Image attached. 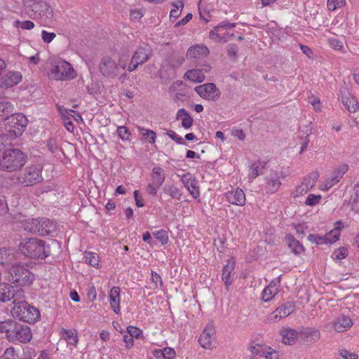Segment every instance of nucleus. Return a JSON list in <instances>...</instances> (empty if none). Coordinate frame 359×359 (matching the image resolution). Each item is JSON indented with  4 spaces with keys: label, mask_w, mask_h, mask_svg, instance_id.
<instances>
[{
    "label": "nucleus",
    "mask_w": 359,
    "mask_h": 359,
    "mask_svg": "<svg viewBox=\"0 0 359 359\" xmlns=\"http://www.w3.org/2000/svg\"><path fill=\"white\" fill-rule=\"evenodd\" d=\"M27 161V156L19 149H6L0 156V169L7 172L20 170Z\"/></svg>",
    "instance_id": "obj_1"
},
{
    "label": "nucleus",
    "mask_w": 359,
    "mask_h": 359,
    "mask_svg": "<svg viewBox=\"0 0 359 359\" xmlns=\"http://www.w3.org/2000/svg\"><path fill=\"white\" fill-rule=\"evenodd\" d=\"M20 250L25 257L31 259H45L50 255V251L45 241L38 238H28L20 243Z\"/></svg>",
    "instance_id": "obj_2"
},
{
    "label": "nucleus",
    "mask_w": 359,
    "mask_h": 359,
    "mask_svg": "<svg viewBox=\"0 0 359 359\" xmlns=\"http://www.w3.org/2000/svg\"><path fill=\"white\" fill-rule=\"evenodd\" d=\"M22 3L29 18L34 20L51 19L53 10L46 0H22Z\"/></svg>",
    "instance_id": "obj_3"
},
{
    "label": "nucleus",
    "mask_w": 359,
    "mask_h": 359,
    "mask_svg": "<svg viewBox=\"0 0 359 359\" xmlns=\"http://www.w3.org/2000/svg\"><path fill=\"white\" fill-rule=\"evenodd\" d=\"M28 121L25 115L20 113L12 114L4 119V125L6 133L10 138H15L22 134Z\"/></svg>",
    "instance_id": "obj_4"
},
{
    "label": "nucleus",
    "mask_w": 359,
    "mask_h": 359,
    "mask_svg": "<svg viewBox=\"0 0 359 359\" xmlns=\"http://www.w3.org/2000/svg\"><path fill=\"white\" fill-rule=\"evenodd\" d=\"M11 313L13 318L28 323H35L40 316L39 309L27 302L16 303V306L11 309Z\"/></svg>",
    "instance_id": "obj_5"
},
{
    "label": "nucleus",
    "mask_w": 359,
    "mask_h": 359,
    "mask_svg": "<svg viewBox=\"0 0 359 359\" xmlns=\"http://www.w3.org/2000/svg\"><path fill=\"white\" fill-rule=\"evenodd\" d=\"M9 272L11 281L19 286L30 285L34 280L31 271L21 264H12Z\"/></svg>",
    "instance_id": "obj_6"
},
{
    "label": "nucleus",
    "mask_w": 359,
    "mask_h": 359,
    "mask_svg": "<svg viewBox=\"0 0 359 359\" xmlns=\"http://www.w3.org/2000/svg\"><path fill=\"white\" fill-rule=\"evenodd\" d=\"M42 168L40 166L32 165L25 168L24 172L15 178V183L23 187L32 186L43 180Z\"/></svg>",
    "instance_id": "obj_7"
},
{
    "label": "nucleus",
    "mask_w": 359,
    "mask_h": 359,
    "mask_svg": "<svg viewBox=\"0 0 359 359\" xmlns=\"http://www.w3.org/2000/svg\"><path fill=\"white\" fill-rule=\"evenodd\" d=\"M32 333L29 327L27 325L22 324L16 320L14 323L13 328L10 330L8 336V340L10 342L16 343H27L31 341Z\"/></svg>",
    "instance_id": "obj_8"
},
{
    "label": "nucleus",
    "mask_w": 359,
    "mask_h": 359,
    "mask_svg": "<svg viewBox=\"0 0 359 359\" xmlns=\"http://www.w3.org/2000/svg\"><path fill=\"white\" fill-rule=\"evenodd\" d=\"M51 74L56 80H67L76 77V74L71 64L61 60L52 68Z\"/></svg>",
    "instance_id": "obj_9"
},
{
    "label": "nucleus",
    "mask_w": 359,
    "mask_h": 359,
    "mask_svg": "<svg viewBox=\"0 0 359 359\" xmlns=\"http://www.w3.org/2000/svg\"><path fill=\"white\" fill-rule=\"evenodd\" d=\"M99 69L103 76L109 79L116 77L119 73L118 65L109 56L101 59Z\"/></svg>",
    "instance_id": "obj_10"
},
{
    "label": "nucleus",
    "mask_w": 359,
    "mask_h": 359,
    "mask_svg": "<svg viewBox=\"0 0 359 359\" xmlns=\"http://www.w3.org/2000/svg\"><path fill=\"white\" fill-rule=\"evenodd\" d=\"M194 90L201 97L209 101L217 100L221 94L219 89L213 83L198 86Z\"/></svg>",
    "instance_id": "obj_11"
},
{
    "label": "nucleus",
    "mask_w": 359,
    "mask_h": 359,
    "mask_svg": "<svg viewBox=\"0 0 359 359\" xmlns=\"http://www.w3.org/2000/svg\"><path fill=\"white\" fill-rule=\"evenodd\" d=\"M294 311V305L292 302H287L278 307L275 311L270 313L267 320L269 323L278 321L282 318H285Z\"/></svg>",
    "instance_id": "obj_12"
},
{
    "label": "nucleus",
    "mask_w": 359,
    "mask_h": 359,
    "mask_svg": "<svg viewBox=\"0 0 359 359\" xmlns=\"http://www.w3.org/2000/svg\"><path fill=\"white\" fill-rule=\"evenodd\" d=\"M215 330L212 324H208L201 334L198 342L204 348L210 349L212 346V341L215 337Z\"/></svg>",
    "instance_id": "obj_13"
},
{
    "label": "nucleus",
    "mask_w": 359,
    "mask_h": 359,
    "mask_svg": "<svg viewBox=\"0 0 359 359\" xmlns=\"http://www.w3.org/2000/svg\"><path fill=\"white\" fill-rule=\"evenodd\" d=\"M348 165L343 164L334 169L330 178L326 180L325 184V189L328 190L334 185L339 182L344 174L348 171Z\"/></svg>",
    "instance_id": "obj_14"
},
{
    "label": "nucleus",
    "mask_w": 359,
    "mask_h": 359,
    "mask_svg": "<svg viewBox=\"0 0 359 359\" xmlns=\"http://www.w3.org/2000/svg\"><path fill=\"white\" fill-rule=\"evenodd\" d=\"M151 53L150 46L146 43H142L137 47L132 57L133 61H139L142 65L149 60Z\"/></svg>",
    "instance_id": "obj_15"
},
{
    "label": "nucleus",
    "mask_w": 359,
    "mask_h": 359,
    "mask_svg": "<svg viewBox=\"0 0 359 359\" xmlns=\"http://www.w3.org/2000/svg\"><path fill=\"white\" fill-rule=\"evenodd\" d=\"M318 177L319 175L318 172H312L305 177L302 182V184L297 188V194L303 195L314 187L316 182L318 181Z\"/></svg>",
    "instance_id": "obj_16"
},
{
    "label": "nucleus",
    "mask_w": 359,
    "mask_h": 359,
    "mask_svg": "<svg viewBox=\"0 0 359 359\" xmlns=\"http://www.w3.org/2000/svg\"><path fill=\"white\" fill-rule=\"evenodd\" d=\"M210 51L209 49L201 44H197L189 48L187 51L186 57L188 60L203 58L208 56Z\"/></svg>",
    "instance_id": "obj_17"
},
{
    "label": "nucleus",
    "mask_w": 359,
    "mask_h": 359,
    "mask_svg": "<svg viewBox=\"0 0 359 359\" xmlns=\"http://www.w3.org/2000/svg\"><path fill=\"white\" fill-rule=\"evenodd\" d=\"M22 79V74L17 71H9L1 77L0 81L6 88H11L19 83Z\"/></svg>",
    "instance_id": "obj_18"
},
{
    "label": "nucleus",
    "mask_w": 359,
    "mask_h": 359,
    "mask_svg": "<svg viewBox=\"0 0 359 359\" xmlns=\"http://www.w3.org/2000/svg\"><path fill=\"white\" fill-rule=\"evenodd\" d=\"M39 235L47 236L55 233L57 230L56 222L46 217H39Z\"/></svg>",
    "instance_id": "obj_19"
},
{
    "label": "nucleus",
    "mask_w": 359,
    "mask_h": 359,
    "mask_svg": "<svg viewBox=\"0 0 359 359\" xmlns=\"http://www.w3.org/2000/svg\"><path fill=\"white\" fill-rule=\"evenodd\" d=\"M266 185L265 187L266 193L273 194L278 191L280 187V176L277 172H271L266 177Z\"/></svg>",
    "instance_id": "obj_20"
},
{
    "label": "nucleus",
    "mask_w": 359,
    "mask_h": 359,
    "mask_svg": "<svg viewBox=\"0 0 359 359\" xmlns=\"http://www.w3.org/2000/svg\"><path fill=\"white\" fill-rule=\"evenodd\" d=\"M181 180L193 198H197L200 195V191L195 179L189 174H186L182 176Z\"/></svg>",
    "instance_id": "obj_21"
},
{
    "label": "nucleus",
    "mask_w": 359,
    "mask_h": 359,
    "mask_svg": "<svg viewBox=\"0 0 359 359\" xmlns=\"http://www.w3.org/2000/svg\"><path fill=\"white\" fill-rule=\"evenodd\" d=\"M227 201L236 205L243 206L245 204V195L241 189H236L234 191H229L226 194Z\"/></svg>",
    "instance_id": "obj_22"
},
{
    "label": "nucleus",
    "mask_w": 359,
    "mask_h": 359,
    "mask_svg": "<svg viewBox=\"0 0 359 359\" xmlns=\"http://www.w3.org/2000/svg\"><path fill=\"white\" fill-rule=\"evenodd\" d=\"M299 334L304 341L308 343H314L320 338V331L313 327L303 328Z\"/></svg>",
    "instance_id": "obj_23"
},
{
    "label": "nucleus",
    "mask_w": 359,
    "mask_h": 359,
    "mask_svg": "<svg viewBox=\"0 0 359 359\" xmlns=\"http://www.w3.org/2000/svg\"><path fill=\"white\" fill-rule=\"evenodd\" d=\"M332 233H337V230L333 229L330 231L328 233L325 234L324 236H320L315 234H309L308 236V240L311 243H316L317 245H320L323 243H334L337 241V236L335 234L334 238H329L330 236L332 235Z\"/></svg>",
    "instance_id": "obj_24"
},
{
    "label": "nucleus",
    "mask_w": 359,
    "mask_h": 359,
    "mask_svg": "<svg viewBox=\"0 0 359 359\" xmlns=\"http://www.w3.org/2000/svg\"><path fill=\"white\" fill-rule=\"evenodd\" d=\"M353 325L352 320L346 316H339L333 323V327L337 332H343L350 329Z\"/></svg>",
    "instance_id": "obj_25"
},
{
    "label": "nucleus",
    "mask_w": 359,
    "mask_h": 359,
    "mask_svg": "<svg viewBox=\"0 0 359 359\" xmlns=\"http://www.w3.org/2000/svg\"><path fill=\"white\" fill-rule=\"evenodd\" d=\"M250 352L255 355H260L266 359L272 358V348L271 347H266L260 344H251L249 346Z\"/></svg>",
    "instance_id": "obj_26"
},
{
    "label": "nucleus",
    "mask_w": 359,
    "mask_h": 359,
    "mask_svg": "<svg viewBox=\"0 0 359 359\" xmlns=\"http://www.w3.org/2000/svg\"><path fill=\"white\" fill-rule=\"evenodd\" d=\"M280 334L282 337V341L287 345L294 344L298 336L297 330L285 327L280 330Z\"/></svg>",
    "instance_id": "obj_27"
},
{
    "label": "nucleus",
    "mask_w": 359,
    "mask_h": 359,
    "mask_svg": "<svg viewBox=\"0 0 359 359\" xmlns=\"http://www.w3.org/2000/svg\"><path fill=\"white\" fill-rule=\"evenodd\" d=\"M341 100L345 108L351 113H355L358 109V102L356 99L350 95L348 92L346 94H342Z\"/></svg>",
    "instance_id": "obj_28"
},
{
    "label": "nucleus",
    "mask_w": 359,
    "mask_h": 359,
    "mask_svg": "<svg viewBox=\"0 0 359 359\" xmlns=\"http://www.w3.org/2000/svg\"><path fill=\"white\" fill-rule=\"evenodd\" d=\"M235 269V262L233 260H228L227 264H225L222 269V280L226 287H229L232 283L231 278V273Z\"/></svg>",
    "instance_id": "obj_29"
},
{
    "label": "nucleus",
    "mask_w": 359,
    "mask_h": 359,
    "mask_svg": "<svg viewBox=\"0 0 359 359\" xmlns=\"http://www.w3.org/2000/svg\"><path fill=\"white\" fill-rule=\"evenodd\" d=\"M109 302L113 311L116 313L120 311V289L118 287H113L109 292Z\"/></svg>",
    "instance_id": "obj_30"
},
{
    "label": "nucleus",
    "mask_w": 359,
    "mask_h": 359,
    "mask_svg": "<svg viewBox=\"0 0 359 359\" xmlns=\"http://www.w3.org/2000/svg\"><path fill=\"white\" fill-rule=\"evenodd\" d=\"M151 182L157 187H161L165 178L164 170L159 166H155L151 173Z\"/></svg>",
    "instance_id": "obj_31"
},
{
    "label": "nucleus",
    "mask_w": 359,
    "mask_h": 359,
    "mask_svg": "<svg viewBox=\"0 0 359 359\" xmlns=\"http://www.w3.org/2000/svg\"><path fill=\"white\" fill-rule=\"evenodd\" d=\"M285 241L288 245L289 248L295 255H299L304 251V248L301 243L297 241L294 236L287 235L285 236Z\"/></svg>",
    "instance_id": "obj_32"
},
{
    "label": "nucleus",
    "mask_w": 359,
    "mask_h": 359,
    "mask_svg": "<svg viewBox=\"0 0 359 359\" xmlns=\"http://www.w3.org/2000/svg\"><path fill=\"white\" fill-rule=\"evenodd\" d=\"M14 259L15 253L13 249L4 248L0 249V264H12Z\"/></svg>",
    "instance_id": "obj_33"
},
{
    "label": "nucleus",
    "mask_w": 359,
    "mask_h": 359,
    "mask_svg": "<svg viewBox=\"0 0 359 359\" xmlns=\"http://www.w3.org/2000/svg\"><path fill=\"white\" fill-rule=\"evenodd\" d=\"M236 27V24H224L223 25H218L215 27L214 30H211L209 33V36L212 39L219 41L221 39H225V36H223L222 32L224 29H226L228 28H233Z\"/></svg>",
    "instance_id": "obj_34"
},
{
    "label": "nucleus",
    "mask_w": 359,
    "mask_h": 359,
    "mask_svg": "<svg viewBox=\"0 0 359 359\" xmlns=\"http://www.w3.org/2000/svg\"><path fill=\"white\" fill-rule=\"evenodd\" d=\"M154 355L156 359H175L176 353L172 348L165 347L163 349L154 350Z\"/></svg>",
    "instance_id": "obj_35"
},
{
    "label": "nucleus",
    "mask_w": 359,
    "mask_h": 359,
    "mask_svg": "<svg viewBox=\"0 0 359 359\" xmlns=\"http://www.w3.org/2000/svg\"><path fill=\"white\" fill-rule=\"evenodd\" d=\"M184 78L195 83H201L205 79V75L201 69H194L188 70L185 73Z\"/></svg>",
    "instance_id": "obj_36"
},
{
    "label": "nucleus",
    "mask_w": 359,
    "mask_h": 359,
    "mask_svg": "<svg viewBox=\"0 0 359 359\" xmlns=\"http://www.w3.org/2000/svg\"><path fill=\"white\" fill-rule=\"evenodd\" d=\"M39 218L27 219L22 223V227L26 231L39 234Z\"/></svg>",
    "instance_id": "obj_37"
},
{
    "label": "nucleus",
    "mask_w": 359,
    "mask_h": 359,
    "mask_svg": "<svg viewBox=\"0 0 359 359\" xmlns=\"http://www.w3.org/2000/svg\"><path fill=\"white\" fill-rule=\"evenodd\" d=\"M13 286L8 283H0V301L5 302L11 300Z\"/></svg>",
    "instance_id": "obj_38"
},
{
    "label": "nucleus",
    "mask_w": 359,
    "mask_h": 359,
    "mask_svg": "<svg viewBox=\"0 0 359 359\" xmlns=\"http://www.w3.org/2000/svg\"><path fill=\"white\" fill-rule=\"evenodd\" d=\"M349 205L353 211L359 212V183L354 185L353 194L351 196Z\"/></svg>",
    "instance_id": "obj_39"
},
{
    "label": "nucleus",
    "mask_w": 359,
    "mask_h": 359,
    "mask_svg": "<svg viewBox=\"0 0 359 359\" xmlns=\"http://www.w3.org/2000/svg\"><path fill=\"white\" fill-rule=\"evenodd\" d=\"M163 191L174 199H181L182 194L180 189L174 184H165L163 188Z\"/></svg>",
    "instance_id": "obj_40"
},
{
    "label": "nucleus",
    "mask_w": 359,
    "mask_h": 359,
    "mask_svg": "<svg viewBox=\"0 0 359 359\" xmlns=\"http://www.w3.org/2000/svg\"><path fill=\"white\" fill-rule=\"evenodd\" d=\"M265 164V162H261L259 161L252 163L250 167L249 176L251 178L255 179L258 175H262L263 173L262 171L264 169Z\"/></svg>",
    "instance_id": "obj_41"
},
{
    "label": "nucleus",
    "mask_w": 359,
    "mask_h": 359,
    "mask_svg": "<svg viewBox=\"0 0 359 359\" xmlns=\"http://www.w3.org/2000/svg\"><path fill=\"white\" fill-rule=\"evenodd\" d=\"M83 259L86 263H88L92 266L97 267L99 265V256L95 252H86Z\"/></svg>",
    "instance_id": "obj_42"
},
{
    "label": "nucleus",
    "mask_w": 359,
    "mask_h": 359,
    "mask_svg": "<svg viewBox=\"0 0 359 359\" xmlns=\"http://www.w3.org/2000/svg\"><path fill=\"white\" fill-rule=\"evenodd\" d=\"M62 337L65 340L67 341L68 344L73 345L74 346H76L78 343V337L74 330H64Z\"/></svg>",
    "instance_id": "obj_43"
},
{
    "label": "nucleus",
    "mask_w": 359,
    "mask_h": 359,
    "mask_svg": "<svg viewBox=\"0 0 359 359\" xmlns=\"http://www.w3.org/2000/svg\"><path fill=\"white\" fill-rule=\"evenodd\" d=\"M15 321V320L12 319H9L5 321H0V332L6 333V337L8 338L10 330H12Z\"/></svg>",
    "instance_id": "obj_44"
},
{
    "label": "nucleus",
    "mask_w": 359,
    "mask_h": 359,
    "mask_svg": "<svg viewBox=\"0 0 359 359\" xmlns=\"http://www.w3.org/2000/svg\"><path fill=\"white\" fill-rule=\"evenodd\" d=\"M12 300L13 303L16 306V303H20L21 302H26L24 298V291L21 288H16L15 290L13 288V292H12Z\"/></svg>",
    "instance_id": "obj_45"
},
{
    "label": "nucleus",
    "mask_w": 359,
    "mask_h": 359,
    "mask_svg": "<svg viewBox=\"0 0 359 359\" xmlns=\"http://www.w3.org/2000/svg\"><path fill=\"white\" fill-rule=\"evenodd\" d=\"M175 8L172 9L170 12V20H175L180 15L182 10L184 8V3L182 1H178L177 4L174 5Z\"/></svg>",
    "instance_id": "obj_46"
},
{
    "label": "nucleus",
    "mask_w": 359,
    "mask_h": 359,
    "mask_svg": "<svg viewBox=\"0 0 359 359\" xmlns=\"http://www.w3.org/2000/svg\"><path fill=\"white\" fill-rule=\"evenodd\" d=\"M14 109L13 104L7 101L0 102V116L12 113Z\"/></svg>",
    "instance_id": "obj_47"
},
{
    "label": "nucleus",
    "mask_w": 359,
    "mask_h": 359,
    "mask_svg": "<svg viewBox=\"0 0 359 359\" xmlns=\"http://www.w3.org/2000/svg\"><path fill=\"white\" fill-rule=\"evenodd\" d=\"M271 288H272V286L271 287H266L262 291V299L265 302H267L270 301L278 292L276 291V288H274L273 290L271 289Z\"/></svg>",
    "instance_id": "obj_48"
},
{
    "label": "nucleus",
    "mask_w": 359,
    "mask_h": 359,
    "mask_svg": "<svg viewBox=\"0 0 359 359\" xmlns=\"http://www.w3.org/2000/svg\"><path fill=\"white\" fill-rule=\"evenodd\" d=\"M154 237L156 240L161 243L162 245H165L168 242V236L165 230H160L154 232Z\"/></svg>",
    "instance_id": "obj_49"
},
{
    "label": "nucleus",
    "mask_w": 359,
    "mask_h": 359,
    "mask_svg": "<svg viewBox=\"0 0 359 359\" xmlns=\"http://www.w3.org/2000/svg\"><path fill=\"white\" fill-rule=\"evenodd\" d=\"M348 255V250L346 248H339L337 250H335L332 255V257L334 259L341 260L344 259Z\"/></svg>",
    "instance_id": "obj_50"
},
{
    "label": "nucleus",
    "mask_w": 359,
    "mask_h": 359,
    "mask_svg": "<svg viewBox=\"0 0 359 359\" xmlns=\"http://www.w3.org/2000/svg\"><path fill=\"white\" fill-rule=\"evenodd\" d=\"M117 133L119 137L123 140H128L131 135L130 130L126 126H118Z\"/></svg>",
    "instance_id": "obj_51"
},
{
    "label": "nucleus",
    "mask_w": 359,
    "mask_h": 359,
    "mask_svg": "<svg viewBox=\"0 0 359 359\" xmlns=\"http://www.w3.org/2000/svg\"><path fill=\"white\" fill-rule=\"evenodd\" d=\"M267 28L271 31L274 36L278 39L284 37L283 32L278 28V24H267Z\"/></svg>",
    "instance_id": "obj_52"
},
{
    "label": "nucleus",
    "mask_w": 359,
    "mask_h": 359,
    "mask_svg": "<svg viewBox=\"0 0 359 359\" xmlns=\"http://www.w3.org/2000/svg\"><path fill=\"white\" fill-rule=\"evenodd\" d=\"M321 198L320 195H316L313 194H310L308 195L306 200L305 201V204L309 206H313L319 203V201Z\"/></svg>",
    "instance_id": "obj_53"
},
{
    "label": "nucleus",
    "mask_w": 359,
    "mask_h": 359,
    "mask_svg": "<svg viewBox=\"0 0 359 359\" xmlns=\"http://www.w3.org/2000/svg\"><path fill=\"white\" fill-rule=\"evenodd\" d=\"M345 4V0H327V8L329 10L334 11L337 8L342 6Z\"/></svg>",
    "instance_id": "obj_54"
},
{
    "label": "nucleus",
    "mask_w": 359,
    "mask_h": 359,
    "mask_svg": "<svg viewBox=\"0 0 359 359\" xmlns=\"http://www.w3.org/2000/svg\"><path fill=\"white\" fill-rule=\"evenodd\" d=\"M128 333L133 338H140L142 335V331L137 327L128 326L127 327Z\"/></svg>",
    "instance_id": "obj_55"
},
{
    "label": "nucleus",
    "mask_w": 359,
    "mask_h": 359,
    "mask_svg": "<svg viewBox=\"0 0 359 359\" xmlns=\"http://www.w3.org/2000/svg\"><path fill=\"white\" fill-rule=\"evenodd\" d=\"M339 353L344 359H358V355L356 353L346 349H340Z\"/></svg>",
    "instance_id": "obj_56"
},
{
    "label": "nucleus",
    "mask_w": 359,
    "mask_h": 359,
    "mask_svg": "<svg viewBox=\"0 0 359 359\" xmlns=\"http://www.w3.org/2000/svg\"><path fill=\"white\" fill-rule=\"evenodd\" d=\"M166 135L169 136L175 142H176L177 144H186V142L184 140V139L181 137H179L175 131L172 130H168L166 132Z\"/></svg>",
    "instance_id": "obj_57"
},
{
    "label": "nucleus",
    "mask_w": 359,
    "mask_h": 359,
    "mask_svg": "<svg viewBox=\"0 0 359 359\" xmlns=\"http://www.w3.org/2000/svg\"><path fill=\"white\" fill-rule=\"evenodd\" d=\"M11 139L7 133L0 135V151L5 149V147L11 144Z\"/></svg>",
    "instance_id": "obj_58"
},
{
    "label": "nucleus",
    "mask_w": 359,
    "mask_h": 359,
    "mask_svg": "<svg viewBox=\"0 0 359 359\" xmlns=\"http://www.w3.org/2000/svg\"><path fill=\"white\" fill-rule=\"evenodd\" d=\"M55 36L56 34L54 32H48L46 30L41 32L42 39L46 43H50Z\"/></svg>",
    "instance_id": "obj_59"
},
{
    "label": "nucleus",
    "mask_w": 359,
    "mask_h": 359,
    "mask_svg": "<svg viewBox=\"0 0 359 359\" xmlns=\"http://www.w3.org/2000/svg\"><path fill=\"white\" fill-rule=\"evenodd\" d=\"M8 210L7 201L4 196L0 194V215L6 214Z\"/></svg>",
    "instance_id": "obj_60"
},
{
    "label": "nucleus",
    "mask_w": 359,
    "mask_h": 359,
    "mask_svg": "<svg viewBox=\"0 0 359 359\" xmlns=\"http://www.w3.org/2000/svg\"><path fill=\"white\" fill-rule=\"evenodd\" d=\"M328 41L330 46L336 50H340L343 48L342 42L337 39L332 38Z\"/></svg>",
    "instance_id": "obj_61"
},
{
    "label": "nucleus",
    "mask_w": 359,
    "mask_h": 359,
    "mask_svg": "<svg viewBox=\"0 0 359 359\" xmlns=\"http://www.w3.org/2000/svg\"><path fill=\"white\" fill-rule=\"evenodd\" d=\"M193 123V118L190 116V115H188V116H186L182 118V126L185 129H188L192 126Z\"/></svg>",
    "instance_id": "obj_62"
},
{
    "label": "nucleus",
    "mask_w": 359,
    "mask_h": 359,
    "mask_svg": "<svg viewBox=\"0 0 359 359\" xmlns=\"http://www.w3.org/2000/svg\"><path fill=\"white\" fill-rule=\"evenodd\" d=\"M151 280L154 284V289L158 287V283H159L160 286H162V285H163L162 279H161V276L156 272H154V271L151 272Z\"/></svg>",
    "instance_id": "obj_63"
},
{
    "label": "nucleus",
    "mask_w": 359,
    "mask_h": 359,
    "mask_svg": "<svg viewBox=\"0 0 359 359\" xmlns=\"http://www.w3.org/2000/svg\"><path fill=\"white\" fill-rule=\"evenodd\" d=\"M160 187H157L156 184L151 182L147 186L146 191L148 194L154 196L156 194L158 189Z\"/></svg>",
    "instance_id": "obj_64"
}]
</instances>
